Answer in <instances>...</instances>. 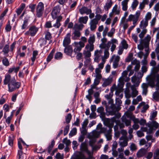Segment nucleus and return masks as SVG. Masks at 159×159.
<instances>
[{
    "label": "nucleus",
    "mask_w": 159,
    "mask_h": 159,
    "mask_svg": "<svg viewBox=\"0 0 159 159\" xmlns=\"http://www.w3.org/2000/svg\"><path fill=\"white\" fill-rule=\"evenodd\" d=\"M153 72L154 74L152 75H149L146 78V80L148 84L143 83L141 87L143 89L142 94L146 95L147 92L148 85L151 87H154L156 85L157 86L156 89L158 90L159 87V64L154 67L153 68Z\"/></svg>",
    "instance_id": "nucleus-1"
},
{
    "label": "nucleus",
    "mask_w": 159,
    "mask_h": 159,
    "mask_svg": "<svg viewBox=\"0 0 159 159\" xmlns=\"http://www.w3.org/2000/svg\"><path fill=\"white\" fill-rule=\"evenodd\" d=\"M147 127L143 128V130L147 134H152L153 130H155L159 127V124L155 121H152L146 125Z\"/></svg>",
    "instance_id": "nucleus-2"
},
{
    "label": "nucleus",
    "mask_w": 159,
    "mask_h": 159,
    "mask_svg": "<svg viewBox=\"0 0 159 159\" xmlns=\"http://www.w3.org/2000/svg\"><path fill=\"white\" fill-rule=\"evenodd\" d=\"M140 61L136 59L131 61V64L129 65L126 69L127 72L129 71L130 72L129 75V76L132 75L134 73V70L131 69L132 68V66L135 65L134 70L135 71H137L140 68Z\"/></svg>",
    "instance_id": "nucleus-3"
},
{
    "label": "nucleus",
    "mask_w": 159,
    "mask_h": 159,
    "mask_svg": "<svg viewBox=\"0 0 159 159\" xmlns=\"http://www.w3.org/2000/svg\"><path fill=\"white\" fill-rule=\"evenodd\" d=\"M102 104L105 105L106 111L110 115H113L117 111L114 105L111 101L109 102L108 106L107 105L106 101L102 102Z\"/></svg>",
    "instance_id": "nucleus-4"
},
{
    "label": "nucleus",
    "mask_w": 159,
    "mask_h": 159,
    "mask_svg": "<svg viewBox=\"0 0 159 159\" xmlns=\"http://www.w3.org/2000/svg\"><path fill=\"white\" fill-rule=\"evenodd\" d=\"M20 85V83L19 82H16L14 78L11 79L10 83L8 84V91L12 92L16 89H18Z\"/></svg>",
    "instance_id": "nucleus-5"
},
{
    "label": "nucleus",
    "mask_w": 159,
    "mask_h": 159,
    "mask_svg": "<svg viewBox=\"0 0 159 159\" xmlns=\"http://www.w3.org/2000/svg\"><path fill=\"white\" fill-rule=\"evenodd\" d=\"M101 133L96 130H93L92 132L90 133L88 137L90 139L89 144L91 146H93V144L96 141V139L99 137Z\"/></svg>",
    "instance_id": "nucleus-6"
},
{
    "label": "nucleus",
    "mask_w": 159,
    "mask_h": 159,
    "mask_svg": "<svg viewBox=\"0 0 159 159\" xmlns=\"http://www.w3.org/2000/svg\"><path fill=\"white\" fill-rule=\"evenodd\" d=\"M132 92L130 93L129 89H126L125 92V96L126 98H129L130 97L134 98L138 95V92L136 89L133 86L131 87Z\"/></svg>",
    "instance_id": "nucleus-7"
},
{
    "label": "nucleus",
    "mask_w": 159,
    "mask_h": 159,
    "mask_svg": "<svg viewBox=\"0 0 159 159\" xmlns=\"http://www.w3.org/2000/svg\"><path fill=\"white\" fill-rule=\"evenodd\" d=\"M121 76L119 78L118 80L119 85L120 86H123L124 84V82L128 81L130 80L129 77H127L128 72L126 70L124 71L121 74Z\"/></svg>",
    "instance_id": "nucleus-8"
},
{
    "label": "nucleus",
    "mask_w": 159,
    "mask_h": 159,
    "mask_svg": "<svg viewBox=\"0 0 159 159\" xmlns=\"http://www.w3.org/2000/svg\"><path fill=\"white\" fill-rule=\"evenodd\" d=\"M140 14V11H138L136 12L135 15H130L127 19V21H132L133 24H137V22L139 20Z\"/></svg>",
    "instance_id": "nucleus-9"
},
{
    "label": "nucleus",
    "mask_w": 159,
    "mask_h": 159,
    "mask_svg": "<svg viewBox=\"0 0 159 159\" xmlns=\"http://www.w3.org/2000/svg\"><path fill=\"white\" fill-rule=\"evenodd\" d=\"M72 46L74 48V52L76 54V52H80L82 48L84 47L85 44L81 41L79 42H75L72 44Z\"/></svg>",
    "instance_id": "nucleus-10"
},
{
    "label": "nucleus",
    "mask_w": 159,
    "mask_h": 159,
    "mask_svg": "<svg viewBox=\"0 0 159 159\" xmlns=\"http://www.w3.org/2000/svg\"><path fill=\"white\" fill-rule=\"evenodd\" d=\"M105 122L107 126L109 128V129H111L114 124V123L116 124L118 123V118L115 116L111 119L106 118L105 120Z\"/></svg>",
    "instance_id": "nucleus-11"
},
{
    "label": "nucleus",
    "mask_w": 159,
    "mask_h": 159,
    "mask_svg": "<svg viewBox=\"0 0 159 159\" xmlns=\"http://www.w3.org/2000/svg\"><path fill=\"white\" fill-rule=\"evenodd\" d=\"M122 132L124 136L121 137L120 138L119 143L121 146L125 147L127 146L128 144L127 140L125 136L127 134V133L126 131L124 130H122Z\"/></svg>",
    "instance_id": "nucleus-12"
},
{
    "label": "nucleus",
    "mask_w": 159,
    "mask_h": 159,
    "mask_svg": "<svg viewBox=\"0 0 159 159\" xmlns=\"http://www.w3.org/2000/svg\"><path fill=\"white\" fill-rule=\"evenodd\" d=\"M39 28L33 25L30 26L28 31L25 34V35H30L31 36H34L38 32Z\"/></svg>",
    "instance_id": "nucleus-13"
},
{
    "label": "nucleus",
    "mask_w": 159,
    "mask_h": 159,
    "mask_svg": "<svg viewBox=\"0 0 159 159\" xmlns=\"http://www.w3.org/2000/svg\"><path fill=\"white\" fill-rule=\"evenodd\" d=\"M89 47V46H85L84 49L83 51V55L84 58H89L91 56V52L93 51L94 49L92 50Z\"/></svg>",
    "instance_id": "nucleus-14"
},
{
    "label": "nucleus",
    "mask_w": 159,
    "mask_h": 159,
    "mask_svg": "<svg viewBox=\"0 0 159 159\" xmlns=\"http://www.w3.org/2000/svg\"><path fill=\"white\" fill-rule=\"evenodd\" d=\"M43 10L44 5L43 3L41 2H39L37 5L36 9V15L38 17H40L42 16Z\"/></svg>",
    "instance_id": "nucleus-15"
},
{
    "label": "nucleus",
    "mask_w": 159,
    "mask_h": 159,
    "mask_svg": "<svg viewBox=\"0 0 159 159\" xmlns=\"http://www.w3.org/2000/svg\"><path fill=\"white\" fill-rule=\"evenodd\" d=\"M102 54L103 51L101 50H95L94 52V61L98 63L100 60L101 57L102 58Z\"/></svg>",
    "instance_id": "nucleus-16"
},
{
    "label": "nucleus",
    "mask_w": 159,
    "mask_h": 159,
    "mask_svg": "<svg viewBox=\"0 0 159 159\" xmlns=\"http://www.w3.org/2000/svg\"><path fill=\"white\" fill-rule=\"evenodd\" d=\"M64 52L67 55L70 57H74L75 55L72 56V53L74 52L72 45L65 47L64 50Z\"/></svg>",
    "instance_id": "nucleus-17"
},
{
    "label": "nucleus",
    "mask_w": 159,
    "mask_h": 159,
    "mask_svg": "<svg viewBox=\"0 0 159 159\" xmlns=\"http://www.w3.org/2000/svg\"><path fill=\"white\" fill-rule=\"evenodd\" d=\"M120 58V57L115 55L111 57L110 61L113 62V66L114 68H116L117 67Z\"/></svg>",
    "instance_id": "nucleus-18"
},
{
    "label": "nucleus",
    "mask_w": 159,
    "mask_h": 159,
    "mask_svg": "<svg viewBox=\"0 0 159 159\" xmlns=\"http://www.w3.org/2000/svg\"><path fill=\"white\" fill-rule=\"evenodd\" d=\"M88 123L87 119H85L82 124V127L80 128L81 133L83 134H85L87 132L86 127Z\"/></svg>",
    "instance_id": "nucleus-19"
},
{
    "label": "nucleus",
    "mask_w": 159,
    "mask_h": 159,
    "mask_svg": "<svg viewBox=\"0 0 159 159\" xmlns=\"http://www.w3.org/2000/svg\"><path fill=\"white\" fill-rule=\"evenodd\" d=\"M95 41V38L94 35H91L88 40V43L86 46H89V47L91 48V50L94 48L93 43Z\"/></svg>",
    "instance_id": "nucleus-20"
},
{
    "label": "nucleus",
    "mask_w": 159,
    "mask_h": 159,
    "mask_svg": "<svg viewBox=\"0 0 159 159\" xmlns=\"http://www.w3.org/2000/svg\"><path fill=\"white\" fill-rule=\"evenodd\" d=\"M70 34L68 33L65 37L63 42V45L64 47H66L70 43Z\"/></svg>",
    "instance_id": "nucleus-21"
},
{
    "label": "nucleus",
    "mask_w": 159,
    "mask_h": 159,
    "mask_svg": "<svg viewBox=\"0 0 159 159\" xmlns=\"http://www.w3.org/2000/svg\"><path fill=\"white\" fill-rule=\"evenodd\" d=\"M79 11L81 15L86 14L89 15L92 12V10L90 9H89L87 7H83L79 10Z\"/></svg>",
    "instance_id": "nucleus-22"
},
{
    "label": "nucleus",
    "mask_w": 159,
    "mask_h": 159,
    "mask_svg": "<svg viewBox=\"0 0 159 159\" xmlns=\"http://www.w3.org/2000/svg\"><path fill=\"white\" fill-rule=\"evenodd\" d=\"M60 12V10L58 7H54L52 11L51 14L52 18L53 19H55L57 17V15Z\"/></svg>",
    "instance_id": "nucleus-23"
},
{
    "label": "nucleus",
    "mask_w": 159,
    "mask_h": 159,
    "mask_svg": "<svg viewBox=\"0 0 159 159\" xmlns=\"http://www.w3.org/2000/svg\"><path fill=\"white\" fill-rule=\"evenodd\" d=\"M116 89V85L115 84L113 85L111 87L110 89V92L108 94H107L105 96V97L107 99H110L112 97L113 95V92Z\"/></svg>",
    "instance_id": "nucleus-24"
},
{
    "label": "nucleus",
    "mask_w": 159,
    "mask_h": 159,
    "mask_svg": "<svg viewBox=\"0 0 159 159\" xmlns=\"http://www.w3.org/2000/svg\"><path fill=\"white\" fill-rule=\"evenodd\" d=\"M134 123V124L132 125V127L134 129L137 130L139 128V125L138 124L139 122V119L133 117L132 119Z\"/></svg>",
    "instance_id": "nucleus-25"
},
{
    "label": "nucleus",
    "mask_w": 159,
    "mask_h": 159,
    "mask_svg": "<svg viewBox=\"0 0 159 159\" xmlns=\"http://www.w3.org/2000/svg\"><path fill=\"white\" fill-rule=\"evenodd\" d=\"M98 22L95 20H92L90 22V28L91 30H95L97 27V25Z\"/></svg>",
    "instance_id": "nucleus-26"
},
{
    "label": "nucleus",
    "mask_w": 159,
    "mask_h": 159,
    "mask_svg": "<svg viewBox=\"0 0 159 159\" xmlns=\"http://www.w3.org/2000/svg\"><path fill=\"white\" fill-rule=\"evenodd\" d=\"M80 150L82 152H85L89 153V152L88 150L87 144L85 142L82 143L80 145Z\"/></svg>",
    "instance_id": "nucleus-27"
},
{
    "label": "nucleus",
    "mask_w": 159,
    "mask_h": 159,
    "mask_svg": "<svg viewBox=\"0 0 159 159\" xmlns=\"http://www.w3.org/2000/svg\"><path fill=\"white\" fill-rule=\"evenodd\" d=\"M131 81L134 84V86H138L140 83V81L138 78L135 76H134L131 78Z\"/></svg>",
    "instance_id": "nucleus-28"
},
{
    "label": "nucleus",
    "mask_w": 159,
    "mask_h": 159,
    "mask_svg": "<svg viewBox=\"0 0 159 159\" xmlns=\"http://www.w3.org/2000/svg\"><path fill=\"white\" fill-rule=\"evenodd\" d=\"M148 24V22L147 20L143 19L141 21L139 27L141 29H146Z\"/></svg>",
    "instance_id": "nucleus-29"
},
{
    "label": "nucleus",
    "mask_w": 159,
    "mask_h": 159,
    "mask_svg": "<svg viewBox=\"0 0 159 159\" xmlns=\"http://www.w3.org/2000/svg\"><path fill=\"white\" fill-rule=\"evenodd\" d=\"M135 107L134 106H131L128 109V111L126 112V116L128 117H131L132 114L131 111H133L135 109Z\"/></svg>",
    "instance_id": "nucleus-30"
},
{
    "label": "nucleus",
    "mask_w": 159,
    "mask_h": 159,
    "mask_svg": "<svg viewBox=\"0 0 159 159\" xmlns=\"http://www.w3.org/2000/svg\"><path fill=\"white\" fill-rule=\"evenodd\" d=\"M111 130L112 129H109L108 130L106 129L105 132L103 133L105 135L107 140H109L111 139Z\"/></svg>",
    "instance_id": "nucleus-31"
},
{
    "label": "nucleus",
    "mask_w": 159,
    "mask_h": 159,
    "mask_svg": "<svg viewBox=\"0 0 159 159\" xmlns=\"http://www.w3.org/2000/svg\"><path fill=\"white\" fill-rule=\"evenodd\" d=\"M28 18H25L24 20L23 23L21 26V29L22 30H25L27 28L28 24Z\"/></svg>",
    "instance_id": "nucleus-32"
},
{
    "label": "nucleus",
    "mask_w": 159,
    "mask_h": 159,
    "mask_svg": "<svg viewBox=\"0 0 159 159\" xmlns=\"http://www.w3.org/2000/svg\"><path fill=\"white\" fill-rule=\"evenodd\" d=\"M129 0H123L121 3L122 6V9L124 11H126L128 8V3Z\"/></svg>",
    "instance_id": "nucleus-33"
},
{
    "label": "nucleus",
    "mask_w": 159,
    "mask_h": 159,
    "mask_svg": "<svg viewBox=\"0 0 159 159\" xmlns=\"http://www.w3.org/2000/svg\"><path fill=\"white\" fill-rule=\"evenodd\" d=\"M112 4L111 0H107L106 2L105 5L104 6V9L107 11L111 8Z\"/></svg>",
    "instance_id": "nucleus-34"
},
{
    "label": "nucleus",
    "mask_w": 159,
    "mask_h": 159,
    "mask_svg": "<svg viewBox=\"0 0 159 159\" xmlns=\"http://www.w3.org/2000/svg\"><path fill=\"white\" fill-rule=\"evenodd\" d=\"M102 124L100 123L97 126L96 129L97 130H99V132L101 133H103L105 132L106 131L107 129L105 128L102 127Z\"/></svg>",
    "instance_id": "nucleus-35"
},
{
    "label": "nucleus",
    "mask_w": 159,
    "mask_h": 159,
    "mask_svg": "<svg viewBox=\"0 0 159 159\" xmlns=\"http://www.w3.org/2000/svg\"><path fill=\"white\" fill-rule=\"evenodd\" d=\"M83 26L84 25L82 24H75L74 26L73 29L74 30H78L80 31V30L82 29Z\"/></svg>",
    "instance_id": "nucleus-36"
},
{
    "label": "nucleus",
    "mask_w": 159,
    "mask_h": 159,
    "mask_svg": "<svg viewBox=\"0 0 159 159\" xmlns=\"http://www.w3.org/2000/svg\"><path fill=\"white\" fill-rule=\"evenodd\" d=\"M123 86H120V85L118 84V87L116 86V89L115 90H116L115 94L116 96H118L120 93L122 91V87Z\"/></svg>",
    "instance_id": "nucleus-37"
},
{
    "label": "nucleus",
    "mask_w": 159,
    "mask_h": 159,
    "mask_svg": "<svg viewBox=\"0 0 159 159\" xmlns=\"http://www.w3.org/2000/svg\"><path fill=\"white\" fill-rule=\"evenodd\" d=\"M72 39L74 40H76L78 38L80 37L81 34L80 32L78 30H74V32L73 33Z\"/></svg>",
    "instance_id": "nucleus-38"
},
{
    "label": "nucleus",
    "mask_w": 159,
    "mask_h": 159,
    "mask_svg": "<svg viewBox=\"0 0 159 159\" xmlns=\"http://www.w3.org/2000/svg\"><path fill=\"white\" fill-rule=\"evenodd\" d=\"M146 150L143 148L140 149L137 152V155L138 157H141L143 156L145 154Z\"/></svg>",
    "instance_id": "nucleus-39"
},
{
    "label": "nucleus",
    "mask_w": 159,
    "mask_h": 159,
    "mask_svg": "<svg viewBox=\"0 0 159 159\" xmlns=\"http://www.w3.org/2000/svg\"><path fill=\"white\" fill-rule=\"evenodd\" d=\"M11 77L10 75H5V79L4 80V84L6 85L8 84L11 81Z\"/></svg>",
    "instance_id": "nucleus-40"
},
{
    "label": "nucleus",
    "mask_w": 159,
    "mask_h": 159,
    "mask_svg": "<svg viewBox=\"0 0 159 159\" xmlns=\"http://www.w3.org/2000/svg\"><path fill=\"white\" fill-rule=\"evenodd\" d=\"M25 7V4L24 3H22L19 7L17 9L16 12L17 15L20 14L22 11L23 10Z\"/></svg>",
    "instance_id": "nucleus-41"
},
{
    "label": "nucleus",
    "mask_w": 159,
    "mask_h": 159,
    "mask_svg": "<svg viewBox=\"0 0 159 159\" xmlns=\"http://www.w3.org/2000/svg\"><path fill=\"white\" fill-rule=\"evenodd\" d=\"M151 39V37L148 34L144 38V39L142 41L145 43V46H147Z\"/></svg>",
    "instance_id": "nucleus-42"
},
{
    "label": "nucleus",
    "mask_w": 159,
    "mask_h": 159,
    "mask_svg": "<svg viewBox=\"0 0 159 159\" xmlns=\"http://www.w3.org/2000/svg\"><path fill=\"white\" fill-rule=\"evenodd\" d=\"M128 22L127 20H121L120 23V25L122 27L123 29L125 30L129 26L127 23Z\"/></svg>",
    "instance_id": "nucleus-43"
},
{
    "label": "nucleus",
    "mask_w": 159,
    "mask_h": 159,
    "mask_svg": "<svg viewBox=\"0 0 159 159\" xmlns=\"http://www.w3.org/2000/svg\"><path fill=\"white\" fill-rule=\"evenodd\" d=\"M109 56V53L108 52V49H105L104 52V55L102 57V61H106V60L107 59Z\"/></svg>",
    "instance_id": "nucleus-44"
},
{
    "label": "nucleus",
    "mask_w": 159,
    "mask_h": 159,
    "mask_svg": "<svg viewBox=\"0 0 159 159\" xmlns=\"http://www.w3.org/2000/svg\"><path fill=\"white\" fill-rule=\"evenodd\" d=\"M111 82V79L108 78L104 80V82L102 84L103 87H106L109 85Z\"/></svg>",
    "instance_id": "nucleus-45"
},
{
    "label": "nucleus",
    "mask_w": 159,
    "mask_h": 159,
    "mask_svg": "<svg viewBox=\"0 0 159 159\" xmlns=\"http://www.w3.org/2000/svg\"><path fill=\"white\" fill-rule=\"evenodd\" d=\"M88 20V17L87 16H82L79 18V21L80 23L85 24L86 23Z\"/></svg>",
    "instance_id": "nucleus-46"
},
{
    "label": "nucleus",
    "mask_w": 159,
    "mask_h": 159,
    "mask_svg": "<svg viewBox=\"0 0 159 159\" xmlns=\"http://www.w3.org/2000/svg\"><path fill=\"white\" fill-rule=\"evenodd\" d=\"M104 109L102 107H100L98 108L97 111L100 113V115L102 117H104L105 114L104 112Z\"/></svg>",
    "instance_id": "nucleus-47"
},
{
    "label": "nucleus",
    "mask_w": 159,
    "mask_h": 159,
    "mask_svg": "<svg viewBox=\"0 0 159 159\" xmlns=\"http://www.w3.org/2000/svg\"><path fill=\"white\" fill-rule=\"evenodd\" d=\"M112 12L116 15H118L119 14L120 11L119 9H118L117 5L116 4L113 7Z\"/></svg>",
    "instance_id": "nucleus-48"
},
{
    "label": "nucleus",
    "mask_w": 159,
    "mask_h": 159,
    "mask_svg": "<svg viewBox=\"0 0 159 159\" xmlns=\"http://www.w3.org/2000/svg\"><path fill=\"white\" fill-rule=\"evenodd\" d=\"M55 51L54 50H52L50 52L47 58V61L48 62L50 61L53 57V53Z\"/></svg>",
    "instance_id": "nucleus-49"
},
{
    "label": "nucleus",
    "mask_w": 159,
    "mask_h": 159,
    "mask_svg": "<svg viewBox=\"0 0 159 159\" xmlns=\"http://www.w3.org/2000/svg\"><path fill=\"white\" fill-rule=\"evenodd\" d=\"M142 31L140 33L139 35V37L141 39H142L144 37L145 34L146 33L147 30L146 29H142Z\"/></svg>",
    "instance_id": "nucleus-50"
},
{
    "label": "nucleus",
    "mask_w": 159,
    "mask_h": 159,
    "mask_svg": "<svg viewBox=\"0 0 159 159\" xmlns=\"http://www.w3.org/2000/svg\"><path fill=\"white\" fill-rule=\"evenodd\" d=\"M122 121L125 123L126 126L131 125V120H127L125 118L122 117Z\"/></svg>",
    "instance_id": "nucleus-51"
},
{
    "label": "nucleus",
    "mask_w": 159,
    "mask_h": 159,
    "mask_svg": "<svg viewBox=\"0 0 159 159\" xmlns=\"http://www.w3.org/2000/svg\"><path fill=\"white\" fill-rule=\"evenodd\" d=\"M107 40V39L105 38H104L101 39L102 43L100 45L99 47L100 48H106V44L105 43L106 42Z\"/></svg>",
    "instance_id": "nucleus-52"
},
{
    "label": "nucleus",
    "mask_w": 159,
    "mask_h": 159,
    "mask_svg": "<svg viewBox=\"0 0 159 159\" xmlns=\"http://www.w3.org/2000/svg\"><path fill=\"white\" fill-rule=\"evenodd\" d=\"M84 59H85L84 64L86 66L90 65L91 63V59L90 58H84Z\"/></svg>",
    "instance_id": "nucleus-53"
},
{
    "label": "nucleus",
    "mask_w": 159,
    "mask_h": 159,
    "mask_svg": "<svg viewBox=\"0 0 159 159\" xmlns=\"http://www.w3.org/2000/svg\"><path fill=\"white\" fill-rule=\"evenodd\" d=\"M153 98L156 101L159 100V92H156L153 94Z\"/></svg>",
    "instance_id": "nucleus-54"
},
{
    "label": "nucleus",
    "mask_w": 159,
    "mask_h": 159,
    "mask_svg": "<svg viewBox=\"0 0 159 159\" xmlns=\"http://www.w3.org/2000/svg\"><path fill=\"white\" fill-rule=\"evenodd\" d=\"M38 54V52L36 51H34L32 53V57L31 58L32 61H34L36 58V57Z\"/></svg>",
    "instance_id": "nucleus-55"
},
{
    "label": "nucleus",
    "mask_w": 159,
    "mask_h": 159,
    "mask_svg": "<svg viewBox=\"0 0 159 159\" xmlns=\"http://www.w3.org/2000/svg\"><path fill=\"white\" fill-rule=\"evenodd\" d=\"M39 43L41 47H42L46 44V41L44 39H40L39 41Z\"/></svg>",
    "instance_id": "nucleus-56"
},
{
    "label": "nucleus",
    "mask_w": 159,
    "mask_h": 159,
    "mask_svg": "<svg viewBox=\"0 0 159 159\" xmlns=\"http://www.w3.org/2000/svg\"><path fill=\"white\" fill-rule=\"evenodd\" d=\"M9 45H6L4 47L2 51L4 55H6L9 52Z\"/></svg>",
    "instance_id": "nucleus-57"
},
{
    "label": "nucleus",
    "mask_w": 159,
    "mask_h": 159,
    "mask_svg": "<svg viewBox=\"0 0 159 159\" xmlns=\"http://www.w3.org/2000/svg\"><path fill=\"white\" fill-rule=\"evenodd\" d=\"M121 47L124 49H127L128 47V44L126 43V41L125 40L122 41L121 43Z\"/></svg>",
    "instance_id": "nucleus-58"
},
{
    "label": "nucleus",
    "mask_w": 159,
    "mask_h": 159,
    "mask_svg": "<svg viewBox=\"0 0 159 159\" xmlns=\"http://www.w3.org/2000/svg\"><path fill=\"white\" fill-rule=\"evenodd\" d=\"M62 54L61 52H57L55 55V58L57 60L60 59L62 58Z\"/></svg>",
    "instance_id": "nucleus-59"
},
{
    "label": "nucleus",
    "mask_w": 159,
    "mask_h": 159,
    "mask_svg": "<svg viewBox=\"0 0 159 159\" xmlns=\"http://www.w3.org/2000/svg\"><path fill=\"white\" fill-rule=\"evenodd\" d=\"M55 144V142L54 141L52 140L51 143V144L48 147V152L49 153H50L51 152L54 145Z\"/></svg>",
    "instance_id": "nucleus-60"
},
{
    "label": "nucleus",
    "mask_w": 159,
    "mask_h": 159,
    "mask_svg": "<svg viewBox=\"0 0 159 159\" xmlns=\"http://www.w3.org/2000/svg\"><path fill=\"white\" fill-rule=\"evenodd\" d=\"M134 0L131 5V7L133 9L135 8L139 4V2L137 0Z\"/></svg>",
    "instance_id": "nucleus-61"
},
{
    "label": "nucleus",
    "mask_w": 159,
    "mask_h": 159,
    "mask_svg": "<svg viewBox=\"0 0 159 159\" xmlns=\"http://www.w3.org/2000/svg\"><path fill=\"white\" fill-rule=\"evenodd\" d=\"M145 43L142 41H141L140 43L138 45V48L140 50H142L143 49L144 47H145Z\"/></svg>",
    "instance_id": "nucleus-62"
},
{
    "label": "nucleus",
    "mask_w": 159,
    "mask_h": 159,
    "mask_svg": "<svg viewBox=\"0 0 159 159\" xmlns=\"http://www.w3.org/2000/svg\"><path fill=\"white\" fill-rule=\"evenodd\" d=\"M115 29L114 28H112L110 31L107 34V35L108 37H111L112 36L113 34L115 33Z\"/></svg>",
    "instance_id": "nucleus-63"
},
{
    "label": "nucleus",
    "mask_w": 159,
    "mask_h": 159,
    "mask_svg": "<svg viewBox=\"0 0 159 159\" xmlns=\"http://www.w3.org/2000/svg\"><path fill=\"white\" fill-rule=\"evenodd\" d=\"M77 132V129L76 128H73L70 131L69 135V136L72 137L74 135H75Z\"/></svg>",
    "instance_id": "nucleus-64"
}]
</instances>
